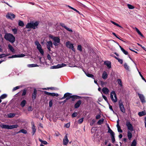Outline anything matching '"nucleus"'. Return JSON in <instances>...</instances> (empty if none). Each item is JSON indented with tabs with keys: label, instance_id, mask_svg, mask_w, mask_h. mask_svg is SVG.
Masks as SVG:
<instances>
[{
	"label": "nucleus",
	"instance_id": "nucleus-1",
	"mask_svg": "<svg viewBox=\"0 0 146 146\" xmlns=\"http://www.w3.org/2000/svg\"><path fill=\"white\" fill-rule=\"evenodd\" d=\"M39 22L37 21H31L28 23L26 25V28L27 29H35L38 28Z\"/></svg>",
	"mask_w": 146,
	"mask_h": 146
},
{
	"label": "nucleus",
	"instance_id": "nucleus-2",
	"mask_svg": "<svg viewBox=\"0 0 146 146\" xmlns=\"http://www.w3.org/2000/svg\"><path fill=\"white\" fill-rule=\"evenodd\" d=\"M4 38L7 40L8 41L12 43L14 42L15 40V38L14 36L10 33H5Z\"/></svg>",
	"mask_w": 146,
	"mask_h": 146
},
{
	"label": "nucleus",
	"instance_id": "nucleus-3",
	"mask_svg": "<svg viewBox=\"0 0 146 146\" xmlns=\"http://www.w3.org/2000/svg\"><path fill=\"white\" fill-rule=\"evenodd\" d=\"M118 105L120 111L123 113L125 112V110L124 106L123 104V103L121 100H120L119 101Z\"/></svg>",
	"mask_w": 146,
	"mask_h": 146
},
{
	"label": "nucleus",
	"instance_id": "nucleus-4",
	"mask_svg": "<svg viewBox=\"0 0 146 146\" xmlns=\"http://www.w3.org/2000/svg\"><path fill=\"white\" fill-rule=\"evenodd\" d=\"M66 45L67 48L71 49L74 52L75 51V49L73 44L71 43L69 41H68L66 42Z\"/></svg>",
	"mask_w": 146,
	"mask_h": 146
},
{
	"label": "nucleus",
	"instance_id": "nucleus-5",
	"mask_svg": "<svg viewBox=\"0 0 146 146\" xmlns=\"http://www.w3.org/2000/svg\"><path fill=\"white\" fill-rule=\"evenodd\" d=\"M49 38L52 39L54 42H56L60 43V39L58 37L54 36L52 35L49 36Z\"/></svg>",
	"mask_w": 146,
	"mask_h": 146
},
{
	"label": "nucleus",
	"instance_id": "nucleus-6",
	"mask_svg": "<svg viewBox=\"0 0 146 146\" xmlns=\"http://www.w3.org/2000/svg\"><path fill=\"white\" fill-rule=\"evenodd\" d=\"M126 125L127 127V129L131 131H132L133 130V127L129 121H127L126 122Z\"/></svg>",
	"mask_w": 146,
	"mask_h": 146
},
{
	"label": "nucleus",
	"instance_id": "nucleus-7",
	"mask_svg": "<svg viewBox=\"0 0 146 146\" xmlns=\"http://www.w3.org/2000/svg\"><path fill=\"white\" fill-rule=\"evenodd\" d=\"M25 55L23 54H17L13 55L11 56H9L8 58H20L23 57L25 56Z\"/></svg>",
	"mask_w": 146,
	"mask_h": 146
},
{
	"label": "nucleus",
	"instance_id": "nucleus-8",
	"mask_svg": "<svg viewBox=\"0 0 146 146\" xmlns=\"http://www.w3.org/2000/svg\"><path fill=\"white\" fill-rule=\"evenodd\" d=\"M72 98V101H74L76 99H79L82 98V97L76 95L71 96L70 97Z\"/></svg>",
	"mask_w": 146,
	"mask_h": 146
},
{
	"label": "nucleus",
	"instance_id": "nucleus-9",
	"mask_svg": "<svg viewBox=\"0 0 146 146\" xmlns=\"http://www.w3.org/2000/svg\"><path fill=\"white\" fill-rule=\"evenodd\" d=\"M138 95L141 102L142 103L145 102V98L143 95L139 93H138Z\"/></svg>",
	"mask_w": 146,
	"mask_h": 146
},
{
	"label": "nucleus",
	"instance_id": "nucleus-10",
	"mask_svg": "<svg viewBox=\"0 0 146 146\" xmlns=\"http://www.w3.org/2000/svg\"><path fill=\"white\" fill-rule=\"evenodd\" d=\"M67 135L66 134L64 137L63 139V144L64 145H67L68 143L69 140L68 139Z\"/></svg>",
	"mask_w": 146,
	"mask_h": 146
},
{
	"label": "nucleus",
	"instance_id": "nucleus-11",
	"mask_svg": "<svg viewBox=\"0 0 146 146\" xmlns=\"http://www.w3.org/2000/svg\"><path fill=\"white\" fill-rule=\"evenodd\" d=\"M27 90L26 88H25L23 90H21L18 92L17 94L18 96H20L21 95V93L22 92V93L21 94V96H24L26 94Z\"/></svg>",
	"mask_w": 146,
	"mask_h": 146
},
{
	"label": "nucleus",
	"instance_id": "nucleus-12",
	"mask_svg": "<svg viewBox=\"0 0 146 146\" xmlns=\"http://www.w3.org/2000/svg\"><path fill=\"white\" fill-rule=\"evenodd\" d=\"M6 17L7 18L12 19L15 17V15L13 13H8L6 15Z\"/></svg>",
	"mask_w": 146,
	"mask_h": 146
},
{
	"label": "nucleus",
	"instance_id": "nucleus-13",
	"mask_svg": "<svg viewBox=\"0 0 146 146\" xmlns=\"http://www.w3.org/2000/svg\"><path fill=\"white\" fill-rule=\"evenodd\" d=\"M82 103V100H79L74 105V107L75 108H78Z\"/></svg>",
	"mask_w": 146,
	"mask_h": 146
},
{
	"label": "nucleus",
	"instance_id": "nucleus-14",
	"mask_svg": "<svg viewBox=\"0 0 146 146\" xmlns=\"http://www.w3.org/2000/svg\"><path fill=\"white\" fill-rule=\"evenodd\" d=\"M104 64L107 66L108 68H111V63L110 61H105L104 62Z\"/></svg>",
	"mask_w": 146,
	"mask_h": 146
},
{
	"label": "nucleus",
	"instance_id": "nucleus-15",
	"mask_svg": "<svg viewBox=\"0 0 146 146\" xmlns=\"http://www.w3.org/2000/svg\"><path fill=\"white\" fill-rule=\"evenodd\" d=\"M102 91L103 93L106 94H108L109 92L108 89L106 87H104L102 89Z\"/></svg>",
	"mask_w": 146,
	"mask_h": 146
},
{
	"label": "nucleus",
	"instance_id": "nucleus-16",
	"mask_svg": "<svg viewBox=\"0 0 146 146\" xmlns=\"http://www.w3.org/2000/svg\"><path fill=\"white\" fill-rule=\"evenodd\" d=\"M37 94V90L35 88L34 89L32 95V99L33 100L35 99Z\"/></svg>",
	"mask_w": 146,
	"mask_h": 146
},
{
	"label": "nucleus",
	"instance_id": "nucleus-17",
	"mask_svg": "<svg viewBox=\"0 0 146 146\" xmlns=\"http://www.w3.org/2000/svg\"><path fill=\"white\" fill-rule=\"evenodd\" d=\"M119 47L121 49V50L123 53L125 55H127L129 56L128 54V53L127 51H126L121 46L119 45Z\"/></svg>",
	"mask_w": 146,
	"mask_h": 146
},
{
	"label": "nucleus",
	"instance_id": "nucleus-18",
	"mask_svg": "<svg viewBox=\"0 0 146 146\" xmlns=\"http://www.w3.org/2000/svg\"><path fill=\"white\" fill-rule=\"evenodd\" d=\"M0 127L2 128L10 129V125H8L1 124L0 125Z\"/></svg>",
	"mask_w": 146,
	"mask_h": 146
},
{
	"label": "nucleus",
	"instance_id": "nucleus-19",
	"mask_svg": "<svg viewBox=\"0 0 146 146\" xmlns=\"http://www.w3.org/2000/svg\"><path fill=\"white\" fill-rule=\"evenodd\" d=\"M32 131L31 132V133L32 135H33L36 130V128H35V126L34 124H33V125L32 126Z\"/></svg>",
	"mask_w": 146,
	"mask_h": 146
},
{
	"label": "nucleus",
	"instance_id": "nucleus-20",
	"mask_svg": "<svg viewBox=\"0 0 146 146\" xmlns=\"http://www.w3.org/2000/svg\"><path fill=\"white\" fill-rule=\"evenodd\" d=\"M85 73L86 76L89 77L93 79H95L94 76L92 74H89L88 73L85 72Z\"/></svg>",
	"mask_w": 146,
	"mask_h": 146
},
{
	"label": "nucleus",
	"instance_id": "nucleus-21",
	"mask_svg": "<svg viewBox=\"0 0 146 146\" xmlns=\"http://www.w3.org/2000/svg\"><path fill=\"white\" fill-rule=\"evenodd\" d=\"M71 94L70 93H66L64 95V96L63 97L61 98H60V99L62 100L64 99Z\"/></svg>",
	"mask_w": 146,
	"mask_h": 146
},
{
	"label": "nucleus",
	"instance_id": "nucleus-22",
	"mask_svg": "<svg viewBox=\"0 0 146 146\" xmlns=\"http://www.w3.org/2000/svg\"><path fill=\"white\" fill-rule=\"evenodd\" d=\"M26 101L25 100H23L21 102L20 104L21 106L22 107H24L26 104Z\"/></svg>",
	"mask_w": 146,
	"mask_h": 146
},
{
	"label": "nucleus",
	"instance_id": "nucleus-23",
	"mask_svg": "<svg viewBox=\"0 0 146 146\" xmlns=\"http://www.w3.org/2000/svg\"><path fill=\"white\" fill-rule=\"evenodd\" d=\"M127 137L128 139L129 140H130L132 137V133L129 131H128L127 132Z\"/></svg>",
	"mask_w": 146,
	"mask_h": 146
},
{
	"label": "nucleus",
	"instance_id": "nucleus-24",
	"mask_svg": "<svg viewBox=\"0 0 146 146\" xmlns=\"http://www.w3.org/2000/svg\"><path fill=\"white\" fill-rule=\"evenodd\" d=\"M18 127L19 125L17 124L10 125V129H12L14 128H17Z\"/></svg>",
	"mask_w": 146,
	"mask_h": 146
},
{
	"label": "nucleus",
	"instance_id": "nucleus-25",
	"mask_svg": "<svg viewBox=\"0 0 146 146\" xmlns=\"http://www.w3.org/2000/svg\"><path fill=\"white\" fill-rule=\"evenodd\" d=\"M23 133L26 134L27 133V131L26 130L23 129L21 130H19V132L17 133Z\"/></svg>",
	"mask_w": 146,
	"mask_h": 146
},
{
	"label": "nucleus",
	"instance_id": "nucleus-26",
	"mask_svg": "<svg viewBox=\"0 0 146 146\" xmlns=\"http://www.w3.org/2000/svg\"><path fill=\"white\" fill-rule=\"evenodd\" d=\"M111 23H112V24H114V25L118 27H120L122 29H123V27H122L119 24H118L114 22V21H111Z\"/></svg>",
	"mask_w": 146,
	"mask_h": 146
},
{
	"label": "nucleus",
	"instance_id": "nucleus-27",
	"mask_svg": "<svg viewBox=\"0 0 146 146\" xmlns=\"http://www.w3.org/2000/svg\"><path fill=\"white\" fill-rule=\"evenodd\" d=\"M135 29L136 31L139 35L143 37V35L141 33L140 31L139 30V29L135 27Z\"/></svg>",
	"mask_w": 146,
	"mask_h": 146
},
{
	"label": "nucleus",
	"instance_id": "nucleus-28",
	"mask_svg": "<svg viewBox=\"0 0 146 146\" xmlns=\"http://www.w3.org/2000/svg\"><path fill=\"white\" fill-rule=\"evenodd\" d=\"M18 25L20 26L23 27L24 26V23L23 22L19 20L18 21Z\"/></svg>",
	"mask_w": 146,
	"mask_h": 146
},
{
	"label": "nucleus",
	"instance_id": "nucleus-29",
	"mask_svg": "<svg viewBox=\"0 0 146 146\" xmlns=\"http://www.w3.org/2000/svg\"><path fill=\"white\" fill-rule=\"evenodd\" d=\"M15 115V113H11L8 115V117L9 118H11L14 117Z\"/></svg>",
	"mask_w": 146,
	"mask_h": 146
},
{
	"label": "nucleus",
	"instance_id": "nucleus-30",
	"mask_svg": "<svg viewBox=\"0 0 146 146\" xmlns=\"http://www.w3.org/2000/svg\"><path fill=\"white\" fill-rule=\"evenodd\" d=\"M38 139L39 141L42 144L46 145L48 143L47 142L45 141H43L40 138H39Z\"/></svg>",
	"mask_w": 146,
	"mask_h": 146
},
{
	"label": "nucleus",
	"instance_id": "nucleus-31",
	"mask_svg": "<svg viewBox=\"0 0 146 146\" xmlns=\"http://www.w3.org/2000/svg\"><path fill=\"white\" fill-rule=\"evenodd\" d=\"M104 121V119L103 118H102L100 119L97 122V124L99 125H101L102 124Z\"/></svg>",
	"mask_w": 146,
	"mask_h": 146
},
{
	"label": "nucleus",
	"instance_id": "nucleus-32",
	"mask_svg": "<svg viewBox=\"0 0 146 146\" xmlns=\"http://www.w3.org/2000/svg\"><path fill=\"white\" fill-rule=\"evenodd\" d=\"M117 84H119L121 87L123 85L122 84V81L121 79H118L117 80Z\"/></svg>",
	"mask_w": 146,
	"mask_h": 146
},
{
	"label": "nucleus",
	"instance_id": "nucleus-33",
	"mask_svg": "<svg viewBox=\"0 0 146 146\" xmlns=\"http://www.w3.org/2000/svg\"><path fill=\"white\" fill-rule=\"evenodd\" d=\"M9 48L10 50L12 52H14L15 51L14 49L12 46L10 44L8 45Z\"/></svg>",
	"mask_w": 146,
	"mask_h": 146
},
{
	"label": "nucleus",
	"instance_id": "nucleus-34",
	"mask_svg": "<svg viewBox=\"0 0 146 146\" xmlns=\"http://www.w3.org/2000/svg\"><path fill=\"white\" fill-rule=\"evenodd\" d=\"M47 44L46 45L47 47H50L52 46V42L51 41H49L47 42Z\"/></svg>",
	"mask_w": 146,
	"mask_h": 146
},
{
	"label": "nucleus",
	"instance_id": "nucleus-35",
	"mask_svg": "<svg viewBox=\"0 0 146 146\" xmlns=\"http://www.w3.org/2000/svg\"><path fill=\"white\" fill-rule=\"evenodd\" d=\"M114 57L121 64H122L123 62V61L122 60L119 59V58L115 56H114Z\"/></svg>",
	"mask_w": 146,
	"mask_h": 146
},
{
	"label": "nucleus",
	"instance_id": "nucleus-36",
	"mask_svg": "<svg viewBox=\"0 0 146 146\" xmlns=\"http://www.w3.org/2000/svg\"><path fill=\"white\" fill-rule=\"evenodd\" d=\"M108 77V75L106 73H104L102 75V78L104 79H106Z\"/></svg>",
	"mask_w": 146,
	"mask_h": 146
},
{
	"label": "nucleus",
	"instance_id": "nucleus-37",
	"mask_svg": "<svg viewBox=\"0 0 146 146\" xmlns=\"http://www.w3.org/2000/svg\"><path fill=\"white\" fill-rule=\"evenodd\" d=\"M113 95V94H111H111H110V97H111V100L113 101V102H116L117 100H115L114 98H113V95Z\"/></svg>",
	"mask_w": 146,
	"mask_h": 146
},
{
	"label": "nucleus",
	"instance_id": "nucleus-38",
	"mask_svg": "<svg viewBox=\"0 0 146 146\" xmlns=\"http://www.w3.org/2000/svg\"><path fill=\"white\" fill-rule=\"evenodd\" d=\"M38 66L37 64H28V66L29 67H33Z\"/></svg>",
	"mask_w": 146,
	"mask_h": 146
},
{
	"label": "nucleus",
	"instance_id": "nucleus-39",
	"mask_svg": "<svg viewBox=\"0 0 146 146\" xmlns=\"http://www.w3.org/2000/svg\"><path fill=\"white\" fill-rule=\"evenodd\" d=\"M138 114L139 116H142L145 115V112L142 111L141 112H139Z\"/></svg>",
	"mask_w": 146,
	"mask_h": 146
},
{
	"label": "nucleus",
	"instance_id": "nucleus-40",
	"mask_svg": "<svg viewBox=\"0 0 146 146\" xmlns=\"http://www.w3.org/2000/svg\"><path fill=\"white\" fill-rule=\"evenodd\" d=\"M7 95L5 94H3L0 96V99H4L7 97Z\"/></svg>",
	"mask_w": 146,
	"mask_h": 146
},
{
	"label": "nucleus",
	"instance_id": "nucleus-41",
	"mask_svg": "<svg viewBox=\"0 0 146 146\" xmlns=\"http://www.w3.org/2000/svg\"><path fill=\"white\" fill-rule=\"evenodd\" d=\"M137 144V142L135 140H134L131 145V146H136Z\"/></svg>",
	"mask_w": 146,
	"mask_h": 146
},
{
	"label": "nucleus",
	"instance_id": "nucleus-42",
	"mask_svg": "<svg viewBox=\"0 0 146 146\" xmlns=\"http://www.w3.org/2000/svg\"><path fill=\"white\" fill-rule=\"evenodd\" d=\"M77 50L80 52H81L82 51V47L81 45H79L78 46H77Z\"/></svg>",
	"mask_w": 146,
	"mask_h": 146
},
{
	"label": "nucleus",
	"instance_id": "nucleus-43",
	"mask_svg": "<svg viewBox=\"0 0 146 146\" xmlns=\"http://www.w3.org/2000/svg\"><path fill=\"white\" fill-rule=\"evenodd\" d=\"M124 67L126 70H129V66L127 65L126 63H125L124 64Z\"/></svg>",
	"mask_w": 146,
	"mask_h": 146
},
{
	"label": "nucleus",
	"instance_id": "nucleus-44",
	"mask_svg": "<svg viewBox=\"0 0 146 146\" xmlns=\"http://www.w3.org/2000/svg\"><path fill=\"white\" fill-rule=\"evenodd\" d=\"M96 122V120L94 119H93L92 120V121L90 123V125L91 126H92L94 125V124Z\"/></svg>",
	"mask_w": 146,
	"mask_h": 146
},
{
	"label": "nucleus",
	"instance_id": "nucleus-45",
	"mask_svg": "<svg viewBox=\"0 0 146 146\" xmlns=\"http://www.w3.org/2000/svg\"><path fill=\"white\" fill-rule=\"evenodd\" d=\"M50 96L58 97V94L57 93L56 94L54 93H51Z\"/></svg>",
	"mask_w": 146,
	"mask_h": 146
},
{
	"label": "nucleus",
	"instance_id": "nucleus-46",
	"mask_svg": "<svg viewBox=\"0 0 146 146\" xmlns=\"http://www.w3.org/2000/svg\"><path fill=\"white\" fill-rule=\"evenodd\" d=\"M108 132L110 133L111 135H114V132L111 129H108Z\"/></svg>",
	"mask_w": 146,
	"mask_h": 146
},
{
	"label": "nucleus",
	"instance_id": "nucleus-47",
	"mask_svg": "<svg viewBox=\"0 0 146 146\" xmlns=\"http://www.w3.org/2000/svg\"><path fill=\"white\" fill-rule=\"evenodd\" d=\"M50 68L51 69H57L59 68V67L58 64L56 66H52Z\"/></svg>",
	"mask_w": 146,
	"mask_h": 146
},
{
	"label": "nucleus",
	"instance_id": "nucleus-48",
	"mask_svg": "<svg viewBox=\"0 0 146 146\" xmlns=\"http://www.w3.org/2000/svg\"><path fill=\"white\" fill-rule=\"evenodd\" d=\"M127 6L128 8L130 9H133L134 8L133 6L129 4H127Z\"/></svg>",
	"mask_w": 146,
	"mask_h": 146
},
{
	"label": "nucleus",
	"instance_id": "nucleus-49",
	"mask_svg": "<svg viewBox=\"0 0 146 146\" xmlns=\"http://www.w3.org/2000/svg\"><path fill=\"white\" fill-rule=\"evenodd\" d=\"M111 139L112 141V142L113 143H114L115 141V138L114 135H111Z\"/></svg>",
	"mask_w": 146,
	"mask_h": 146
},
{
	"label": "nucleus",
	"instance_id": "nucleus-50",
	"mask_svg": "<svg viewBox=\"0 0 146 146\" xmlns=\"http://www.w3.org/2000/svg\"><path fill=\"white\" fill-rule=\"evenodd\" d=\"M59 67L60 68H61L64 66H66V64H58Z\"/></svg>",
	"mask_w": 146,
	"mask_h": 146
},
{
	"label": "nucleus",
	"instance_id": "nucleus-51",
	"mask_svg": "<svg viewBox=\"0 0 146 146\" xmlns=\"http://www.w3.org/2000/svg\"><path fill=\"white\" fill-rule=\"evenodd\" d=\"M12 31L13 32L14 34H15L17 33V29L16 28L13 29H12Z\"/></svg>",
	"mask_w": 146,
	"mask_h": 146
},
{
	"label": "nucleus",
	"instance_id": "nucleus-52",
	"mask_svg": "<svg viewBox=\"0 0 146 146\" xmlns=\"http://www.w3.org/2000/svg\"><path fill=\"white\" fill-rule=\"evenodd\" d=\"M20 88V86H16L15 87H14L12 90V91L13 92L15 91V90L19 89Z\"/></svg>",
	"mask_w": 146,
	"mask_h": 146
},
{
	"label": "nucleus",
	"instance_id": "nucleus-53",
	"mask_svg": "<svg viewBox=\"0 0 146 146\" xmlns=\"http://www.w3.org/2000/svg\"><path fill=\"white\" fill-rule=\"evenodd\" d=\"M8 55L5 54H0V58L7 56Z\"/></svg>",
	"mask_w": 146,
	"mask_h": 146
},
{
	"label": "nucleus",
	"instance_id": "nucleus-54",
	"mask_svg": "<svg viewBox=\"0 0 146 146\" xmlns=\"http://www.w3.org/2000/svg\"><path fill=\"white\" fill-rule=\"evenodd\" d=\"M102 97L105 100L108 104H109V103L108 102V100L107 99V97L105 96L104 95L102 94Z\"/></svg>",
	"mask_w": 146,
	"mask_h": 146
},
{
	"label": "nucleus",
	"instance_id": "nucleus-55",
	"mask_svg": "<svg viewBox=\"0 0 146 146\" xmlns=\"http://www.w3.org/2000/svg\"><path fill=\"white\" fill-rule=\"evenodd\" d=\"M83 121V118L79 119L78 120V123L79 124H81Z\"/></svg>",
	"mask_w": 146,
	"mask_h": 146
},
{
	"label": "nucleus",
	"instance_id": "nucleus-56",
	"mask_svg": "<svg viewBox=\"0 0 146 146\" xmlns=\"http://www.w3.org/2000/svg\"><path fill=\"white\" fill-rule=\"evenodd\" d=\"M111 94H113L114 95V96L115 98V100H117V98L116 97V95L115 93V92L114 91H112V92H111Z\"/></svg>",
	"mask_w": 146,
	"mask_h": 146
},
{
	"label": "nucleus",
	"instance_id": "nucleus-57",
	"mask_svg": "<svg viewBox=\"0 0 146 146\" xmlns=\"http://www.w3.org/2000/svg\"><path fill=\"white\" fill-rule=\"evenodd\" d=\"M77 112H74L72 114V117H75L77 116Z\"/></svg>",
	"mask_w": 146,
	"mask_h": 146
},
{
	"label": "nucleus",
	"instance_id": "nucleus-58",
	"mask_svg": "<svg viewBox=\"0 0 146 146\" xmlns=\"http://www.w3.org/2000/svg\"><path fill=\"white\" fill-rule=\"evenodd\" d=\"M38 50H39L40 52L43 55L44 54V52L43 50V49H42V48L41 49H38Z\"/></svg>",
	"mask_w": 146,
	"mask_h": 146
},
{
	"label": "nucleus",
	"instance_id": "nucleus-59",
	"mask_svg": "<svg viewBox=\"0 0 146 146\" xmlns=\"http://www.w3.org/2000/svg\"><path fill=\"white\" fill-rule=\"evenodd\" d=\"M60 25L62 27L64 28V29H65V28L66 27L65 25L63 23H60Z\"/></svg>",
	"mask_w": 146,
	"mask_h": 146
},
{
	"label": "nucleus",
	"instance_id": "nucleus-60",
	"mask_svg": "<svg viewBox=\"0 0 146 146\" xmlns=\"http://www.w3.org/2000/svg\"><path fill=\"white\" fill-rule=\"evenodd\" d=\"M65 29L68 31L71 32H73L72 30L71 29H70L67 27H66Z\"/></svg>",
	"mask_w": 146,
	"mask_h": 146
},
{
	"label": "nucleus",
	"instance_id": "nucleus-61",
	"mask_svg": "<svg viewBox=\"0 0 146 146\" xmlns=\"http://www.w3.org/2000/svg\"><path fill=\"white\" fill-rule=\"evenodd\" d=\"M27 110H28L29 111H32L33 110V109L32 108L31 106H29V107H28Z\"/></svg>",
	"mask_w": 146,
	"mask_h": 146
},
{
	"label": "nucleus",
	"instance_id": "nucleus-62",
	"mask_svg": "<svg viewBox=\"0 0 146 146\" xmlns=\"http://www.w3.org/2000/svg\"><path fill=\"white\" fill-rule=\"evenodd\" d=\"M49 106L50 107H51L52 105V100H50L49 103Z\"/></svg>",
	"mask_w": 146,
	"mask_h": 146
},
{
	"label": "nucleus",
	"instance_id": "nucleus-63",
	"mask_svg": "<svg viewBox=\"0 0 146 146\" xmlns=\"http://www.w3.org/2000/svg\"><path fill=\"white\" fill-rule=\"evenodd\" d=\"M139 74L140 76H141L142 79L144 81H145V82H146V80H145V78H144V77L143 76V75L141 74V73L140 72H139Z\"/></svg>",
	"mask_w": 146,
	"mask_h": 146
},
{
	"label": "nucleus",
	"instance_id": "nucleus-64",
	"mask_svg": "<svg viewBox=\"0 0 146 146\" xmlns=\"http://www.w3.org/2000/svg\"><path fill=\"white\" fill-rule=\"evenodd\" d=\"M70 124L69 123H66L65 125V126L67 128H68L70 127Z\"/></svg>",
	"mask_w": 146,
	"mask_h": 146
}]
</instances>
